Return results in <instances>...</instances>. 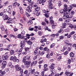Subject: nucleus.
Listing matches in <instances>:
<instances>
[{
	"label": "nucleus",
	"mask_w": 76,
	"mask_h": 76,
	"mask_svg": "<svg viewBox=\"0 0 76 76\" xmlns=\"http://www.w3.org/2000/svg\"><path fill=\"white\" fill-rule=\"evenodd\" d=\"M31 0H28V3L29 4H31L28 6V7H27L28 8L26 9V11L29 13L31 12L32 11V10L30 9H32V4H34V2H31Z\"/></svg>",
	"instance_id": "f257e3e1"
},
{
	"label": "nucleus",
	"mask_w": 76,
	"mask_h": 76,
	"mask_svg": "<svg viewBox=\"0 0 76 76\" xmlns=\"http://www.w3.org/2000/svg\"><path fill=\"white\" fill-rule=\"evenodd\" d=\"M30 56H24L23 58V62L25 63V61L27 60V61H30Z\"/></svg>",
	"instance_id": "f03ea898"
},
{
	"label": "nucleus",
	"mask_w": 76,
	"mask_h": 76,
	"mask_svg": "<svg viewBox=\"0 0 76 76\" xmlns=\"http://www.w3.org/2000/svg\"><path fill=\"white\" fill-rule=\"evenodd\" d=\"M31 63V61H30L27 60L24 63L25 65H26V67L28 68L30 66V64Z\"/></svg>",
	"instance_id": "7ed1b4c3"
},
{
	"label": "nucleus",
	"mask_w": 76,
	"mask_h": 76,
	"mask_svg": "<svg viewBox=\"0 0 76 76\" xmlns=\"http://www.w3.org/2000/svg\"><path fill=\"white\" fill-rule=\"evenodd\" d=\"M73 16V15H72L71 16H70L69 15H64V16L63 17V18L65 20H66L67 19H68L69 18H72Z\"/></svg>",
	"instance_id": "20e7f679"
},
{
	"label": "nucleus",
	"mask_w": 76,
	"mask_h": 76,
	"mask_svg": "<svg viewBox=\"0 0 76 76\" xmlns=\"http://www.w3.org/2000/svg\"><path fill=\"white\" fill-rule=\"evenodd\" d=\"M52 1V0H49L48 2V5H49V7H50V9H52L53 8H52V3H51Z\"/></svg>",
	"instance_id": "39448f33"
},
{
	"label": "nucleus",
	"mask_w": 76,
	"mask_h": 76,
	"mask_svg": "<svg viewBox=\"0 0 76 76\" xmlns=\"http://www.w3.org/2000/svg\"><path fill=\"white\" fill-rule=\"evenodd\" d=\"M16 71H19L21 69V67H20L18 65H16L15 66Z\"/></svg>",
	"instance_id": "423d86ee"
},
{
	"label": "nucleus",
	"mask_w": 76,
	"mask_h": 76,
	"mask_svg": "<svg viewBox=\"0 0 76 76\" xmlns=\"http://www.w3.org/2000/svg\"><path fill=\"white\" fill-rule=\"evenodd\" d=\"M69 28L71 29H73V28L75 30H76V25H72V24L70 25L69 26Z\"/></svg>",
	"instance_id": "0eeeda50"
},
{
	"label": "nucleus",
	"mask_w": 76,
	"mask_h": 76,
	"mask_svg": "<svg viewBox=\"0 0 76 76\" xmlns=\"http://www.w3.org/2000/svg\"><path fill=\"white\" fill-rule=\"evenodd\" d=\"M16 59V57L15 56L14 57L12 56L10 58V60H11V61H12V60H13V61H15Z\"/></svg>",
	"instance_id": "6e6552de"
},
{
	"label": "nucleus",
	"mask_w": 76,
	"mask_h": 76,
	"mask_svg": "<svg viewBox=\"0 0 76 76\" xmlns=\"http://www.w3.org/2000/svg\"><path fill=\"white\" fill-rule=\"evenodd\" d=\"M8 57H9V56L7 55H6L5 56L4 55H3L2 56V58L3 60H7L8 59Z\"/></svg>",
	"instance_id": "1a4fd4ad"
},
{
	"label": "nucleus",
	"mask_w": 76,
	"mask_h": 76,
	"mask_svg": "<svg viewBox=\"0 0 76 76\" xmlns=\"http://www.w3.org/2000/svg\"><path fill=\"white\" fill-rule=\"evenodd\" d=\"M25 40H23L21 42V45H20V47H23L25 46Z\"/></svg>",
	"instance_id": "9d476101"
},
{
	"label": "nucleus",
	"mask_w": 76,
	"mask_h": 76,
	"mask_svg": "<svg viewBox=\"0 0 76 76\" xmlns=\"http://www.w3.org/2000/svg\"><path fill=\"white\" fill-rule=\"evenodd\" d=\"M65 74H66V75H67V76H72V75H71L70 72H69L68 70L66 71Z\"/></svg>",
	"instance_id": "9b49d317"
},
{
	"label": "nucleus",
	"mask_w": 76,
	"mask_h": 76,
	"mask_svg": "<svg viewBox=\"0 0 76 76\" xmlns=\"http://www.w3.org/2000/svg\"><path fill=\"white\" fill-rule=\"evenodd\" d=\"M64 10L65 12H67L68 10V9L67 8V6L66 4H65L64 5Z\"/></svg>",
	"instance_id": "f8f14e48"
},
{
	"label": "nucleus",
	"mask_w": 76,
	"mask_h": 76,
	"mask_svg": "<svg viewBox=\"0 0 76 76\" xmlns=\"http://www.w3.org/2000/svg\"><path fill=\"white\" fill-rule=\"evenodd\" d=\"M27 37L26 36H21V39L23 40H26L27 39Z\"/></svg>",
	"instance_id": "ddd939ff"
},
{
	"label": "nucleus",
	"mask_w": 76,
	"mask_h": 76,
	"mask_svg": "<svg viewBox=\"0 0 76 76\" xmlns=\"http://www.w3.org/2000/svg\"><path fill=\"white\" fill-rule=\"evenodd\" d=\"M5 73L6 72L5 71H3L1 70H0V75H5Z\"/></svg>",
	"instance_id": "4468645a"
},
{
	"label": "nucleus",
	"mask_w": 76,
	"mask_h": 76,
	"mask_svg": "<svg viewBox=\"0 0 76 76\" xmlns=\"http://www.w3.org/2000/svg\"><path fill=\"white\" fill-rule=\"evenodd\" d=\"M39 73L38 72L34 73V76H38Z\"/></svg>",
	"instance_id": "2eb2a0df"
},
{
	"label": "nucleus",
	"mask_w": 76,
	"mask_h": 76,
	"mask_svg": "<svg viewBox=\"0 0 76 76\" xmlns=\"http://www.w3.org/2000/svg\"><path fill=\"white\" fill-rule=\"evenodd\" d=\"M7 64V62L6 61H4L3 63H2V65L4 67H5L6 66V64Z\"/></svg>",
	"instance_id": "dca6fc26"
},
{
	"label": "nucleus",
	"mask_w": 76,
	"mask_h": 76,
	"mask_svg": "<svg viewBox=\"0 0 76 76\" xmlns=\"http://www.w3.org/2000/svg\"><path fill=\"white\" fill-rule=\"evenodd\" d=\"M54 66H55V64L54 63H52L51 65L50 66V68H52L53 69H54Z\"/></svg>",
	"instance_id": "f3484780"
},
{
	"label": "nucleus",
	"mask_w": 76,
	"mask_h": 76,
	"mask_svg": "<svg viewBox=\"0 0 76 76\" xmlns=\"http://www.w3.org/2000/svg\"><path fill=\"white\" fill-rule=\"evenodd\" d=\"M12 47H14V46H16V45H11V44L7 46V48H10V47H12Z\"/></svg>",
	"instance_id": "a211bd4d"
},
{
	"label": "nucleus",
	"mask_w": 76,
	"mask_h": 76,
	"mask_svg": "<svg viewBox=\"0 0 76 76\" xmlns=\"http://www.w3.org/2000/svg\"><path fill=\"white\" fill-rule=\"evenodd\" d=\"M70 56L71 57H74V53H73V52H71L69 54Z\"/></svg>",
	"instance_id": "6ab92c4d"
},
{
	"label": "nucleus",
	"mask_w": 76,
	"mask_h": 76,
	"mask_svg": "<svg viewBox=\"0 0 76 76\" xmlns=\"http://www.w3.org/2000/svg\"><path fill=\"white\" fill-rule=\"evenodd\" d=\"M35 69H33V70H31V72L30 73V74H29V75H32V74H33L35 73Z\"/></svg>",
	"instance_id": "aec40b11"
},
{
	"label": "nucleus",
	"mask_w": 76,
	"mask_h": 76,
	"mask_svg": "<svg viewBox=\"0 0 76 76\" xmlns=\"http://www.w3.org/2000/svg\"><path fill=\"white\" fill-rule=\"evenodd\" d=\"M27 44L28 45H32V42L31 41L28 40L27 42Z\"/></svg>",
	"instance_id": "412c9836"
},
{
	"label": "nucleus",
	"mask_w": 76,
	"mask_h": 76,
	"mask_svg": "<svg viewBox=\"0 0 76 76\" xmlns=\"http://www.w3.org/2000/svg\"><path fill=\"white\" fill-rule=\"evenodd\" d=\"M14 50H11L10 51V55H13V54H14Z\"/></svg>",
	"instance_id": "4be33fe9"
},
{
	"label": "nucleus",
	"mask_w": 76,
	"mask_h": 76,
	"mask_svg": "<svg viewBox=\"0 0 76 76\" xmlns=\"http://www.w3.org/2000/svg\"><path fill=\"white\" fill-rule=\"evenodd\" d=\"M39 9H40V8L39 7H37L35 8V11L38 12V11H39Z\"/></svg>",
	"instance_id": "5701e85b"
},
{
	"label": "nucleus",
	"mask_w": 76,
	"mask_h": 76,
	"mask_svg": "<svg viewBox=\"0 0 76 76\" xmlns=\"http://www.w3.org/2000/svg\"><path fill=\"white\" fill-rule=\"evenodd\" d=\"M36 16H39L40 15V13L39 12H34Z\"/></svg>",
	"instance_id": "b1692460"
},
{
	"label": "nucleus",
	"mask_w": 76,
	"mask_h": 76,
	"mask_svg": "<svg viewBox=\"0 0 76 76\" xmlns=\"http://www.w3.org/2000/svg\"><path fill=\"white\" fill-rule=\"evenodd\" d=\"M68 14H69V13L67 12L66 11H65L64 12V16H67V15H68Z\"/></svg>",
	"instance_id": "393cba45"
},
{
	"label": "nucleus",
	"mask_w": 76,
	"mask_h": 76,
	"mask_svg": "<svg viewBox=\"0 0 76 76\" xmlns=\"http://www.w3.org/2000/svg\"><path fill=\"white\" fill-rule=\"evenodd\" d=\"M44 51H46L47 50L48 51H49V50L48 49V48L46 47L44 48Z\"/></svg>",
	"instance_id": "a878e982"
},
{
	"label": "nucleus",
	"mask_w": 76,
	"mask_h": 76,
	"mask_svg": "<svg viewBox=\"0 0 76 76\" xmlns=\"http://www.w3.org/2000/svg\"><path fill=\"white\" fill-rule=\"evenodd\" d=\"M64 12V10L63 9L61 10L60 11V12L61 13H63V12Z\"/></svg>",
	"instance_id": "bb28decb"
},
{
	"label": "nucleus",
	"mask_w": 76,
	"mask_h": 76,
	"mask_svg": "<svg viewBox=\"0 0 76 76\" xmlns=\"http://www.w3.org/2000/svg\"><path fill=\"white\" fill-rule=\"evenodd\" d=\"M70 21V19H68L66 20L65 22V23H69V22Z\"/></svg>",
	"instance_id": "cd10ccee"
},
{
	"label": "nucleus",
	"mask_w": 76,
	"mask_h": 76,
	"mask_svg": "<svg viewBox=\"0 0 76 76\" xmlns=\"http://www.w3.org/2000/svg\"><path fill=\"white\" fill-rule=\"evenodd\" d=\"M50 69H50V71L51 72H55L54 68H50Z\"/></svg>",
	"instance_id": "c85d7f7f"
},
{
	"label": "nucleus",
	"mask_w": 76,
	"mask_h": 76,
	"mask_svg": "<svg viewBox=\"0 0 76 76\" xmlns=\"http://www.w3.org/2000/svg\"><path fill=\"white\" fill-rule=\"evenodd\" d=\"M8 19H9V17L7 15H5V19H4V20H7Z\"/></svg>",
	"instance_id": "c756f323"
},
{
	"label": "nucleus",
	"mask_w": 76,
	"mask_h": 76,
	"mask_svg": "<svg viewBox=\"0 0 76 76\" xmlns=\"http://www.w3.org/2000/svg\"><path fill=\"white\" fill-rule=\"evenodd\" d=\"M46 58H50V54H48L46 55Z\"/></svg>",
	"instance_id": "7c9ffc66"
},
{
	"label": "nucleus",
	"mask_w": 76,
	"mask_h": 76,
	"mask_svg": "<svg viewBox=\"0 0 76 76\" xmlns=\"http://www.w3.org/2000/svg\"><path fill=\"white\" fill-rule=\"evenodd\" d=\"M18 38H20V39H21L22 36H21V35L20 34H18Z\"/></svg>",
	"instance_id": "2f4dec72"
},
{
	"label": "nucleus",
	"mask_w": 76,
	"mask_h": 76,
	"mask_svg": "<svg viewBox=\"0 0 76 76\" xmlns=\"http://www.w3.org/2000/svg\"><path fill=\"white\" fill-rule=\"evenodd\" d=\"M38 54V51L37 50H35L34 52V55H37Z\"/></svg>",
	"instance_id": "473e14b6"
},
{
	"label": "nucleus",
	"mask_w": 76,
	"mask_h": 76,
	"mask_svg": "<svg viewBox=\"0 0 76 76\" xmlns=\"http://www.w3.org/2000/svg\"><path fill=\"white\" fill-rule=\"evenodd\" d=\"M44 53H45V52L42 51L40 53V55H41V56H43V55H44Z\"/></svg>",
	"instance_id": "72a5a7b5"
},
{
	"label": "nucleus",
	"mask_w": 76,
	"mask_h": 76,
	"mask_svg": "<svg viewBox=\"0 0 76 76\" xmlns=\"http://www.w3.org/2000/svg\"><path fill=\"white\" fill-rule=\"evenodd\" d=\"M9 64H11V65H9V66L11 68H13L14 67V66L13 65H12V63H9Z\"/></svg>",
	"instance_id": "f704fd0d"
},
{
	"label": "nucleus",
	"mask_w": 76,
	"mask_h": 76,
	"mask_svg": "<svg viewBox=\"0 0 76 76\" xmlns=\"http://www.w3.org/2000/svg\"><path fill=\"white\" fill-rule=\"evenodd\" d=\"M19 61V59H16L14 61V62H16V63H18V62Z\"/></svg>",
	"instance_id": "c9c22d12"
},
{
	"label": "nucleus",
	"mask_w": 76,
	"mask_h": 76,
	"mask_svg": "<svg viewBox=\"0 0 76 76\" xmlns=\"http://www.w3.org/2000/svg\"><path fill=\"white\" fill-rule=\"evenodd\" d=\"M34 34L33 33H31L30 34H27V36H28V37H30V36H34Z\"/></svg>",
	"instance_id": "e433bc0d"
},
{
	"label": "nucleus",
	"mask_w": 76,
	"mask_h": 76,
	"mask_svg": "<svg viewBox=\"0 0 76 76\" xmlns=\"http://www.w3.org/2000/svg\"><path fill=\"white\" fill-rule=\"evenodd\" d=\"M55 45V43H53L50 46V48H53Z\"/></svg>",
	"instance_id": "4c0bfd02"
},
{
	"label": "nucleus",
	"mask_w": 76,
	"mask_h": 76,
	"mask_svg": "<svg viewBox=\"0 0 76 76\" xmlns=\"http://www.w3.org/2000/svg\"><path fill=\"white\" fill-rule=\"evenodd\" d=\"M25 15H26L27 17H29V16H30V15L27 12H26L25 13Z\"/></svg>",
	"instance_id": "58836bf2"
},
{
	"label": "nucleus",
	"mask_w": 76,
	"mask_h": 76,
	"mask_svg": "<svg viewBox=\"0 0 76 76\" xmlns=\"http://www.w3.org/2000/svg\"><path fill=\"white\" fill-rule=\"evenodd\" d=\"M16 4H17V2H15L12 4V6H16Z\"/></svg>",
	"instance_id": "ea45409f"
},
{
	"label": "nucleus",
	"mask_w": 76,
	"mask_h": 76,
	"mask_svg": "<svg viewBox=\"0 0 76 76\" xmlns=\"http://www.w3.org/2000/svg\"><path fill=\"white\" fill-rule=\"evenodd\" d=\"M33 62V63L34 64V65H36V64H37V61H34Z\"/></svg>",
	"instance_id": "a19ab883"
},
{
	"label": "nucleus",
	"mask_w": 76,
	"mask_h": 76,
	"mask_svg": "<svg viewBox=\"0 0 76 76\" xmlns=\"http://www.w3.org/2000/svg\"><path fill=\"white\" fill-rule=\"evenodd\" d=\"M68 53H69V52H68V51H66L64 53V55H67V54H68Z\"/></svg>",
	"instance_id": "79ce46f5"
},
{
	"label": "nucleus",
	"mask_w": 76,
	"mask_h": 76,
	"mask_svg": "<svg viewBox=\"0 0 76 76\" xmlns=\"http://www.w3.org/2000/svg\"><path fill=\"white\" fill-rule=\"evenodd\" d=\"M38 34L39 35L41 36L42 35V32L40 31H39Z\"/></svg>",
	"instance_id": "37998d69"
},
{
	"label": "nucleus",
	"mask_w": 76,
	"mask_h": 76,
	"mask_svg": "<svg viewBox=\"0 0 76 76\" xmlns=\"http://www.w3.org/2000/svg\"><path fill=\"white\" fill-rule=\"evenodd\" d=\"M25 31H23L21 32V34L22 35H25Z\"/></svg>",
	"instance_id": "c03bdc74"
},
{
	"label": "nucleus",
	"mask_w": 76,
	"mask_h": 76,
	"mask_svg": "<svg viewBox=\"0 0 76 76\" xmlns=\"http://www.w3.org/2000/svg\"><path fill=\"white\" fill-rule=\"evenodd\" d=\"M10 37H13V38H15L16 37V36L14 35L13 34H10Z\"/></svg>",
	"instance_id": "a18cd8bd"
},
{
	"label": "nucleus",
	"mask_w": 76,
	"mask_h": 76,
	"mask_svg": "<svg viewBox=\"0 0 76 76\" xmlns=\"http://www.w3.org/2000/svg\"><path fill=\"white\" fill-rule=\"evenodd\" d=\"M71 14L72 15H73L75 14V11H72L71 12Z\"/></svg>",
	"instance_id": "49530a36"
},
{
	"label": "nucleus",
	"mask_w": 76,
	"mask_h": 76,
	"mask_svg": "<svg viewBox=\"0 0 76 76\" xmlns=\"http://www.w3.org/2000/svg\"><path fill=\"white\" fill-rule=\"evenodd\" d=\"M58 6H60L61 5V1H58Z\"/></svg>",
	"instance_id": "de8ad7c7"
},
{
	"label": "nucleus",
	"mask_w": 76,
	"mask_h": 76,
	"mask_svg": "<svg viewBox=\"0 0 76 76\" xmlns=\"http://www.w3.org/2000/svg\"><path fill=\"white\" fill-rule=\"evenodd\" d=\"M67 50H68V51H70L71 50V48H70V46L68 47V48H67Z\"/></svg>",
	"instance_id": "09e8293b"
},
{
	"label": "nucleus",
	"mask_w": 76,
	"mask_h": 76,
	"mask_svg": "<svg viewBox=\"0 0 76 76\" xmlns=\"http://www.w3.org/2000/svg\"><path fill=\"white\" fill-rule=\"evenodd\" d=\"M54 23V21H53V20H50V23H51V24H53Z\"/></svg>",
	"instance_id": "8fccbe9b"
},
{
	"label": "nucleus",
	"mask_w": 76,
	"mask_h": 76,
	"mask_svg": "<svg viewBox=\"0 0 76 76\" xmlns=\"http://www.w3.org/2000/svg\"><path fill=\"white\" fill-rule=\"evenodd\" d=\"M43 61H43V60H42L39 61V64H41V63H42Z\"/></svg>",
	"instance_id": "3c124183"
},
{
	"label": "nucleus",
	"mask_w": 76,
	"mask_h": 76,
	"mask_svg": "<svg viewBox=\"0 0 76 76\" xmlns=\"http://www.w3.org/2000/svg\"><path fill=\"white\" fill-rule=\"evenodd\" d=\"M75 31H72L70 33V34H71V35H73V34H75Z\"/></svg>",
	"instance_id": "603ef678"
},
{
	"label": "nucleus",
	"mask_w": 76,
	"mask_h": 76,
	"mask_svg": "<svg viewBox=\"0 0 76 76\" xmlns=\"http://www.w3.org/2000/svg\"><path fill=\"white\" fill-rule=\"evenodd\" d=\"M8 9L9 10H10V9H12V5H10L9 7H8Z\"/></svg>",
	"instance_id": "864d4df0"
},
{
	"label": "nucleus",
	"mask_w": 76,
	"mask_h": 76,
	"mask_svg": "<svg viewBox=\"0 0 76 76\" xmlns=\"http://www.w3.org/2000/svg\"><path fill=\"white\" fill-rule=\"evenodd\" d=\"M29 48H26L25 49V51H28L29 50Z\"/></svg>",
	"instance_id": "5fc2aeb1"
},
{
	"label": "nucleus",
	"mask_w": 76,
	"mask_h": 76,
	"mask_svg": "<svg viewBox=\"0 0 76 76\" xmlns=\"http://www.w3.org/2000/svg\"><path fill=\"white\" fill-rule=\"evenodd\" d=\"M20 73L21 74H22L23 73V69L20 70Z\"/></svg>",
	"instance_id": "6e6d98bb"
},
{
	"label": "nucleus",
	"mask_w": 76,
	"mask_h": 76,
	"mask_svg": "<svg viewBox=\"0 0 76 76\" xmlns=\"http://www.w3.org/2000/svg\"><path fill=\"white\" fill-rule=\"evenodd\" d=\"M8 13H9L10 15H11V13H12V11H11V10H9L8 11Z\"/></svg>",
	"instance_id": "4d7b16f0"
},
{
	"label": "nucleus",
	"mask_w": 76,
	"mask_h": 76,
	"mask_svg": "<svg viewBox=\"0 0 76 76\" xmlns=\"http://www.w3.org/2000/svg\"><path fill=\"white\" fill-rule=\"evenodd\" d=\"M72 35L71 34H69V35L67 36V38H70L71 37Z\"/></svg>",
	"instance_id": "13d9d810"
},
{
	"label": "nucleus",
	"mask_w": 76,
	"mask_h": 76,
	"mask_svg": "<svg viewBox=\"0 0 76 76\" xmlns=\"http://www.w3.org/2000/svg\"><path fill=\"white\" fill-rule=\"evenodd\" d=\"M63 31V29H60V31H58V33H61V32H62V31Z\"/></svg>",
	"instance_id": "bf43d9fd"
},
{
	"label": "nucleus",
	"mask_w": 76,
	"mask_h": 76,
	"mask_svg": "<svg viewBox=\"0 0 76 76\" xmlns=\"http://www.w3.org/2000/svg\"><path fill=\"white\" fill-rule=\"evenodd\" d=\"M42 24L43 26H45V25H46V24L45 23V22H42Z\"/></svg>",
	"instance_id": "052dcab7"
},
{
	"label": "nucleus",
	"mask_w": 76,
	"mask_h": 76,
	"mask_svg": "<svg viewBox=\"0 0 76 76\" xmlns=\"http://www.w3.org/2000/svg\"><path fill=\"white\" fill-rule=\"evenodd\" d=\"M44 72L42 71L41 72V76H44Z\"/></svg>",
	"instance_id": "680f3d73"
},
{
	"label": "nucleus",
	"mask_w": 76,
	"mask_h": 76,
	"mask_svg": "<svg viewBox=\"0 0 76 76\" xmlns=\"http://www.w3.org/2000/svg\"><path fill=\"white\" fill-rule=\"evenodd\" d=\"M48 70V68H45L44 69V70L45 72V71H47Z\"/></svg>",
	"instance_id": "e2e57ef3"
},
{
	"label": "nucleus",
	"mask_w": 76,
	"mask_h": 76,
	"mask_svg": "<svg viewBox=\"0 0 76 76\" xmlns=\"http://www.w3.org/2000/svg\"><path fill=\"white\" fill-rule=\"evenodd\" d=\"M28 73V71L27 70L25 71V72H24V74H27Z\"/></svg>",
	"instance_id": "0e129e2a"
},
{
	"label": "nucleus",
	"mask_w": 76,
	"mask_h": 76,
	"mask_svg": "<svg viewBox=\"0 0 76 76\" xmlns=\"http://www.w3.org/2000/svg\"><path fill=\"white\" fill-rule=\"evenodd\" d=\"M73 47H75V50L76 49V44H74L73 45Z\"/></svg>",
	"instance_id": "69168bd1"
},
{
	"label": "nucleus",
	"mask_w": 76,
	"mask_h": 76,
	"mask_svg": "<svg viewBox=\"0 0 76 76\" xmlns=\"http://www.w3.org/2000/svg\"><path fill=\"white\" fill-rule=\"evenodd\" d=\"M48 28L47 26H45V30H47L48 29Z\"/></svg>",
	"instance_id": "338daca9"
},
{
	"label": "nucleus",
	"mask_w": 76,
	"mask_h": 76,
	"mask_svg": "<svg viewBox=\"0 0 76 76\" xmlns=\"http://www.w3.org/2000/svg\"><path fill=\"white\" fill-rule=\"evenodd\" d=\"M74 39L76 40V34H75L74 36Z\"/></svg>",
	"instance_id": "774afa93"
}]
</instances>
